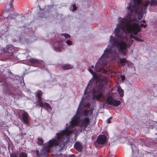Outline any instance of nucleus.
Segmentation results:
<instances>
[{"instance_id": "obj_30", "label": "nucleus", "mask_w": 157, "mask_h": 157, "mask_svg": "<svg viewBox=\"0 0 157 157\" xmlns=\"http://www.w3.org/2000/svg\"><path fill=\"white\" fill-rule=\"evenodd\" d=\"M10 157H18V155L15 153H13L10 155Z\"/></svg>"}, {"instance_id": "obj_21", "label": "nucleus", "mask_w": 157, "mask_h": 157, "mask_svg": "<svg viewBox=\"0 0 157 157\" xmlns=\"http://www.w3.org/2000/svg\"><path fill=\"white\" fill-rule=\"evenodd\" d=\"M150 5L151 6H157V0H152L150 2Z\"/></svg>"}, {"instance_id": "obj_36", "label": "nucleus", "mask_w": 157, "mask_h": 157, "mask_svg": "<svg viewBox=\"0 0 157 157\" xmlns=\"http://www.w3.org/2000/svg\"><path fill=\"white\" fill-rule=\"evenodd\" d=\"M121 80L122 81H124L125 80V76L124 75H123L121 76Z\"/></svg>"}, {"instance_id": "obj_5", "label": "nucleus", "mask_w": 157, "mask_h": 157, "mask_svg": "<svg viewBox=\"0 0 157 157\" xmlns=\"http://www.w3.org/2000/svg\"><path fill=\"white\" fill-rule=\"evenodd\" d=\"M103 86V84L100 82L95 88L93 89L92 100L98 101L102 97Z\"/></svg>"}, {"instance_id": "obj_42", "label": "nucleus", "mask_w": 157, "mask_h": 157, "mask_svg": "<svg viewBox=\"0 0 157 157\" xmlns=\"http://www.w3.org/2000/svg\"><path fill=\"white\" fill-rule=\"evenodd\" d=\"M2 36L1 34L0 33V37H1Z\"/></svg>"}, {"instance_id": "obj_10", "label": "nucleus", "mask_w": 157, "mask_h": 157, "mask_svg": "<svg viewBox=\"0 0 157 157\" xmlns=\"http://www.w3.org/2000/svg\"><path fill=\"white\" fill-rule=\"evenodd\" d=\"M29 61L30 64L33 66H39L41 65V67H44V62L43 60H38L36 59L31 58L28 59Z\"/></svg>"}, {"instance_id": "obj_39", "label": "nucleus", "mask_w": 157, "mask_h": 157, "mask_svg": "<svg viewBox=\"0 0 157 157\" xmlns=\"http://www.w3.org/2000/svg\"><path fill=\"white\" fill-rule=\"evenodd\" d=\"M112 36H110V41H111V40H112Z\"/></svg>"}, {"instance_id": "obj_44", "label": "nucleus", "mask_w": 157, "mask_h": 157, "mask_svg": "<svg viewBox=\"0 0 157 157\" xmlns=\"http://www.w3.org/2000/svg\"><path fill=\"white\" fill-rule=\"evenodd\" d=\"M131 145L132 146V145H133V144H131Z\"/></svg>"}, {"instance_id": "obj_7", "label": "nucleus", "mask_w": 157, "mask_h": 157, "mask_svg": "<svg viewBox=\"0 0 157 157\" xmlns=\"http://www.w3.org/2000/svg\"><path fill=\"white\" fill-rule=\"evenodd\" d=\"M113 44L117 48L119 52H122L124 55L125 56L126 55L127 52H124L127 47V44L125 41L122 40L119 41L114 39L113 40Z\"/></svg>"}, {"instance_id": "obj_38", "label": "nucleus", "mask_w": 157, "mask_h": 157, "mask_svg": "<svg viewBox=\"0 0 157 157\" xmlns=\"http://www.w3.org/2000/svg\"><path fill=\"white\" fill-rule=\"evenodd\" d=\"M112 156H113V155H112V154H109V156L111 157Z\"/></svg>"}, {"instance_id": "obj_15", "label": "nucleus", "mask_w": 157, "mask_h": 157, "mask_svg": "<svg viewBox=\"0 0 157 157\" xmlns=\"http://www.w3.org/2000/svg\"><path fill=\"white\" fill-rule=\"evenodd\" d=\"M74 148L77 151L81 152L82 149V145L80 143L76 141L74 145Z\"/></svg>"}, {"instance_id": "obj_16", "label": "nucleus", "mask_w": 157, "mask_h": 157, "mask_svg": "<svg viewBox=\"0 0 157 157\" xmlns=\"http://www.w3.org/2000/svg\"><path fill=\"white\" fill-rule=\"evenodd\" d=\"M61 67L63 70H67L71 69L73 68V67L70 64H65L61 66Z\"/></svg>"}, {"instance_id": "obj_1", "label": "nucleus", "mask_w": 157, "mask_h": 157, "mask_svg": "<svg viewBox=\"0 0 157 157\" xmlns=\"http://www.w3.org/2000/svg\"><path fill=\"white\" fill-rule=\"evenodd\" d=\"M72 133V131L68 129L66 127L62 133H57V138L53 139L49 141L48 145L44 148V150L46 152H49L51 147L54 146H58L60 148V150H61L65 147L67 142L65 136H69Z\"/></svg>"}, {"instance_id": "obj_20", "label": "nucleus", "mask_w": 157, "mask_h": 157, "mask_svg": "<svg viewBox=\"0 0 157 157\" xmlns=\"http://www.w3.org/2000/svg\"><path fill=\"white\" fill-rule=\"evenodd\" d=\"M117 91L121 97H122L124 96V94L123 90L120 87H118Z\"/></svg>"}, {"instance_id": "obj_8", "label": "nucleus", "mask_w": 157, "mask_h": 157, "mask_svg": "<svg viewBox=\"0 0 157 157\" xmlns=\"http://www.w3.org/2000/svg\"><path fill=\"white\" fill-rule=\"evenodd\" d=\"M42 93L41 91H39L36 93V96L38 99V105L41 107H44L45 109L48 110L50 109L52 110V107L48 103H43L42 101L43 98H42Z\"/></svg>"}, {"instance_id": "obj_45", "label": "nucleus", "mask_w": 157, "mask_h": 157, "mask_svg": "<svg viewBox=\"0 0 157 157\" xmlns=\"http://www.w3.org/2000/svg\"><path fill=\"white\" fill-rule=\"evenodd\" d=\"M37 151H38V150H37L36 151V153H37Z\"/></svg>"}, {"instance_id": "obj_3", "label": "nucleus", "mask_w": 157, "mask_h": 157, "mask_svg": "<svg viewBox=\"0 0 157 157\" xmlns=\"http://www.w3.org/2000/svg\"><path fill=\"white\" fill-rule=\"evenodd\" d=\"M141 2L137 6H136L135 5H134V4L132 2L131 0L130 3H129V6L128 8V10L130 11L131 14L138 13V18L139 20H140L143 17L148 5V3H146L142 5L141 6L140 11H138V10L140 8V5Z\"/></svg>"}, {"instance_id": "obj_6", "label": "nucleus", "mask_w": 157, "mask_h": 157, "mask_svg": "<svg viewBox=\"0 0 157 157\" xmlns=\"http://www.w3.org/2000/svg\"><path fill=\"white\" fill-rule=\"evenodd\" d=\"M3 56L6 59H13V53L15 49L13 46L11 45H8L3 49Z\"/></svg>"}, {"instance_id": "obj_18", "label": "nucleus", "mask_w": 157, "mask_h": 157, "mask_svg": "<svg viewBox=\"0 0 157 157\" xmlns=\"http://www.w3.org/2000/svg\"><path fill=\"white\" fill-rule=\"evenodd\" d=\"M119 62L123 66H124L125 65V63H128L126 59L124 58L120 59Z\"/></svg>"}, {"instance_id": "obj_25", "label": "nucleus", "mask_w": 157, "mask_h": 157, "mask_svg": "<svg viewBox=\"0 0 157 157\" xmlns=\"http://www.w3.org/2000/svg\"><path fill=\"white\" fill-rule=\"evenodd\" d=\"M88 70L89 71L90 73H91L93 75V77H94L96 75L95 73L96 72H94L91 68H89L88 69Z\"/></svg>"}, {"instance_id": "obj_26", "label": "nucleus", "mask_w": 157, "mask_h": 157, "mask_svg": "<svg viewBox=\"0 0 157 157\" xmlns=\"http://www.w3.org/2000/svg\"><path fill=\"white\" fill-rule=\"evenodd\" d=\"M89 110H88L86 109H85L83 111V114L85 116H86V117H87L88 113H89Z\"/></svg>"}, {"instance_id": "obj_13", "label": "nucleus", "mask_w": 157, "mask_h": 157, "mask_svg": "<svg viewBox=\"0 0 157 157\" xmlns=\"http://www.w3.org/2000/svg\"><path fill=\"white\" fill-rule=\"evenodd\" d=\"M107 138L105 135H102L99 136L96 140V142L99 144H103L106 141Z\"/></svg>"}, {"instance_id": "obj_32", "label": "nucleus", "mask_w": 157, "mask_h": 157, "mask_svg": "<svg viewBox=\"0 0 157 157\" xmlns=\"http://www.w3.org/2000/svg\"><path fill=\"white\" fill-rule=\"evenodd\" d=\"M133 146H134V147H133L132 146V151H133V149L136 150H137V149H138L136 145H135L134 144Z\"/></svg>"}, {"instance_id": "obj_41", "label": "nucleus", "mask_w": 157, "mask_h": 157, "mask_svg": "<svg viewBox=\"0 0 157 157\" xmlns=\"http://www.w3.org/2000/svg\"><path fill=\"white\" fill-rule=\"evenodd\" d=\"M143 23H146V21H145V20H144L143 21Z\"/></svg>"}, {"instance_id": "obj_2", "label": "nucleus", "mask_w": 157, "mask_h": 157, "mask_svg": "<svg viewBox=\"0 0 157 157\" xmlns=\"http://www.w3.org/2000/svg\"><path fill=\"white\" fill-rule=\"evenodd\" d=\"M117 54L116 50L113 51L111 49H108L106 48L104 50V53L102 54L101 58L99 59L96 64L95 67L93 65L91 66V68H94V72L97 71V69L100 71L106 65V63L105 59L104 58H109L111 55H115Z\"/></svg>"}, {"instance_id": "obj_9", "label": "nucleus", "mask_w": 157, "mask_h": 157, "mask_svg": "<svg viewBox=\"0 0 157 157\" xmlns=\"http://www.w3.org/2000/svg\"><path fill=\"white\" fill-rule=\"evenodd\" d=\"M107 103L110 105L114 106H117L121 104V101L115 99L112 96L108 97L106 99Z\"/></svg>"}, {"instance_id": "obj_34", "label": "nucleus", "mask_w": 157, "mask_h": 157, "mask_svg": "<svg viewBox=\"0 0 157 157\" xmlns=\"http://www.w3.org/2000/svg\"><path fill=\"white\" fill-rule=\"evenodd\" d=\"M130 37L131 38H133L135 39L136 36H133L132 34H131L130 35Z\"/></svg>"}, {"instance_id": "obj_43", "label": "nucleus", "mask_w": 157, "mask_h": 157, "mask_svg": "<svg viewBox=\"0 0 157 157\" xmlns=\"http://www.w3.org/2000/svg\"><path fill=\"white\" fill-rule=\"evenodd\" d=\"M2 18L1 16H0V19H1Z\"/></svg>"}, {"instance_id": "obj_27", "label": "nucleus", "mask_w": 157, "mask_h": 157, "mask_svg": "<svg viewBox=\"0 0 157 157\" xmlns=\"http://www.w3.org/2000/svg\"><path fill=\"white\" fill-rule=\"evenodd\" d=\"M61 35L64 36L66 38H69L71 37L70 35L67 33H63L61 34Z\"/></svg>"}, {"instance_id": "obj_11", "label": "nucleus", "mask_w": 157, "mask_h": 157, "mask_svg": "<svg viewBox=\"0 0 157 157\" xmlns=\"http://www.w3.org/2000/svg\"><path fill=\"white\" fill-rule=\"evenodd\" d=\"M90 119L88 117H86L79 121V126L82 128L85 129L90 124Z\"/></svg>"}, {"instance_id": "obj_33", "label": "nucleus", "mask_w": 157, "mask_h": 157, "mask_svg": "<svg viewBox=\"0 0 157 157\" xmlns=\"http://www.w3.org/2000/svg\"><path fill=\"white\" fill-rule=\"evenodd\" d=\"M13 15H9L7 17V19H12L13 18L12 17Z\"/></svg>"}, {"instance_id": "obj_37", "label": "nucleus", "mask_w": 157, "mask_h": 157, "mask_svg": "<svg viewBox=\"0 0 157 157\" xmlns=\"http://www.w3.org/2000/svg\"><path fill=\"white\" fill-rule=\"evenodd\" d=\"M61 48V46L60 45H59V46L56 48H57L60 49V48Z\"/></svg>"}, {"instance_id": "obj_24", "label": "nucleus", "mask_w": 157, "mask_h": 157, "mask_svg": "<svg viewBox=\"0 0 157 157\" xmlns=\"http://www.w3.org/2000/svg\"><path fill=\"white\" fill-rule=\"evenodd\" d=\"M37 140L38 141V144L40 145H42L43 144L44 142L43 140L42 139L40 138H38Z\"/></svg>"}, {"instance_id": "obj_31", "label": "nucleus", "mask_w": 157, "mask_h": 157, "mask_svg": "<svg viewBox=\"0 0 157 157\" xmlns=\"http://www.w3.org/2000/svg\"><path fill=\"white\" fill-rule=\"evenodd\" d=\"M72 7H73V11H74L76 10L77 9V7L76 6L75 4H74L72 5Z\"/></svg>"}, {"instance_id": "obj_22", "label": "nucleus", "mask_w": 157, "mask_h": 157, "mask_svg": "<svg viewBox=\"0 0 157 157\" xmlns=\"http://www.w3.org/2000/svg\"><path fill=\"white\" fill-rule=\"evenodd\" d=\"M142 0H132V2L136 6L137 5L141 2Z\"/></svg>"}, {"instance_id": "obj_12", "label": "nucleus", "mask_w": 157, "mask_h": 157, "mask_svg": "<svg viewBox=\"0 0 157 157\" xmlns=\"http://www.w3.org/2000/svg\"><path fill=\"white\" fill-rule=\"evenodd\" d=\"M78 110L77 109L76 114L73 117L70 124L69 127L70 128H74L75 126L78 124V118L76 116L77 113L78 112Z\"/></svg>"}, {"instance_id": "obj_4", "label": "nucleus", "mask_w": 157, "mask_h": 157, "mask_svg": "<svg viewBox=\"0 0 157 157\" xmlns=\"http://www.w3.org/2000/svg\"><path fill=\"white\" fill-rule=\"evenodd\" d=\"M146 27V25L141 24L140 26L138 24L136 23H134L133 24L129 23L124 26L122 28V29L124 30L126 28V31L128 33H133V34L136 35L140 31V27L145 28Z\"/></svg>"}, {"instance_id": "obj_40", "label": "nucleus", "mask_w": 157, "mask_h": 157, "mask_svg": "<svg viewBox=\"0 0 157 157\" xmlns=\"http://www.w3.org/2000/svg\"><path fill=\"white\" fill-rule=\"evenodd\" d=\"M86 89L84 91V94H86Z\"/></svg>"}, {"instance_id": "obj_17", "label": "nucleus", "mask_w": 157, "mask_h": 157, "mask_svg": "<svg viewBox=\"0 0 157 157\" xmlns=\"http://www.w3.org/2000/svg\"><path fill=\"white\" fill-rule=\"evenodd\" d=\"M14 1V0H11L9 4V5L10 6V8L11 7L13 6V4L12 3V2ZM11 10V9L10 8L9 9H7L6 7L3 10V13L2 14H4V13L6 12H9Z\"/></svg>"}, {"instance_id": "obj_19", "label": "nucleus", "mask_w": 157, "mask_h": 157, "mask_svg": "<svg viewBox=\"0 0 157 157\" xmlns=\"http://www.w3.org/2000/svg\"><path fill=\"white\" fill-rule=\"evenodd\" d=\"M120 29L117 28H116L114 30V33L116 36L118 38H121L120 36V35L119 33L120 32Z\"/></svg>"}, {"instance_id": "obj_28", "label": "nucleus", "mask_w": 157, "mask_h": 157, "mask_svg": "<svg viewBox=\"0 0 157 157\" xmlns=\"http://www.w3.org/2000/svg\"><path fill=\"white\" fill-rule=\"evenodd\" d=\"M67 44L68 45H71L72 44V42L70 40H67L66 41Z\"/></svg>"}, {"instance_id": "obj_29", "label": "nucleus", "mask_w": 157, "mask_h": 157, "mask_svg": "<svg viewBox=\"0 0 157 157\" xmlns=\"http://www.w3.org/2000/svg\"><path fill=\"white\" fill-rule=\"evenodd\" d=\"M135 40H136L137 41L139 42H142L143 41L142 40L140 39V38H138V37H136V36L135 38Z\"/></svg>"}, {"instance_id": "obj_14", "label": "nucleus", "mask_w": 157, "mask_h": 157, "mask_svg": "<svg viewBox=\"0 0 157 157\" xmlns=\"http://www.w3.org/2000/svg\"><path fill=\"white\" fill-rule=\"evenodd\" d=\"M29 114L26 111H25L22 114V120L25 124H28L29 121Z\"/></svg>"}, {"instance_id": "obj_35", "label": "nucleus", "mask_w": 157, "mask_h": 157, "mask_svg": "<svg viewBox=\"0 0 157 157\" xmlns=\"http://www.w3.org/2000/svg\"><path fill=\"white\" fill-rule=\"evenodd\" d=\"M112 118V117H109L108 119H107V123H111V121L110 119Z\"/></svg>"}, {"instance_id": "obj_46", "label": "nucleus", "mask_w": 157, "mask_h": 157, "mask_svg": "<svg viewBox=\"0 0 157 157\" xmlns=\"http://www.w3.org/2000/svg\"><path fill=\"white\" fill-rule=\"evenodd\" d=\"M89 83H88V84L87 86H88V85H89Z\"/></svg>"}, {"instance_id": "obj_23", "label": "nucleus", "mask_w": 157, "mask_h": 157, "mask_svg": "<svg viewBox=\"0 0 157 157\" xmlns=\"http://www.w3.org/2000/svg\"><path fill=\"white\" fill-rule=\"evenodd\" d=\"M19 157H27V154L24 152L20 153Z\"/></svg>"}]
</instances>
